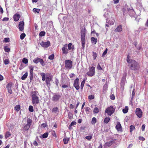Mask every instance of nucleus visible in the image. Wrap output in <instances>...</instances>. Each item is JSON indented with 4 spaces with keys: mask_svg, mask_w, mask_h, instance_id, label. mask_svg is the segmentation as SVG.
<instances>
[{
    "mask_svg": "<svg viewBox=\"0 0 148 148\" xmlns=\"http://www.w3.org/2000/svg\"><path fill=\"white\" fill-rule=\"evenodd\" d=\"M130 57L128 55L127 58V61L128 63V66L130 70L136 71L139 67L138 63L134 60L130 59Z\"/></svg>",
    "mask_w": 148,
    "mask_h": 148,
    "instance_id": "f257e3e1",
    "label": "nucleus"
},
{
    "mask_svg": "<svg viewBox=\"0 0 148 148\" xmlns=\"http://www.w3.org/2000/svg\"><path fill=\"white\" fill-rule=\"evenodd\" d=\"M31 94L32 104L34 106H36L39 103V98L38 96V92L34 91L32 92Z\"/></svg>",
    "mask_w": 148,
    "mask_h": 148,
    "instance_id": "f03ea898",
    "label": "nucleus"
},
{
    "mask_svg": "<svg viewBox=\"0 0 148 148\" xmlns=\"http://www.w3.org/2000/svg\"><path fill=\"white\" fill-rule=\"evenodd\" d=\"M86 29L85 28L83 29H82L81 34V40L82 41V48L84 49L85 46V36L86 35L85 32Z\"/></svg>",
    "mask_w": 148,
    "mask_h": 148,
    "instance_id": "7ed1b4c3",
    "label": "nucleus"
},
{
    "mask_svg": "<svg viewBox=\"0 0 148 148\" xmlns=\"http://www.w3.org/2000/svg\"><path fill=\"white\" fill-rule=\"evenodd\" d=\"M115 109V107H114L113 106H111L106 109L105 112L107 113L108 115L111 116L114 112Z\"/></svg>",
    "mask_w": 148,
    "mask_h": 148,
    "instance_id": "20e7f679",
    "label": "nucleus"
},
{
    "mask_svg": "<svg viewBox=\"0 0 148 148\" xmlns=\"http://www.w3.org/2000/svg\"><path fill=\"white\" fill-rule=\"evenodd\" d=\"M27 124L25 125L23 128V131L24 130L25 131H28L29 130L32 125V121L30 118H28L27 119Z\"/></svg>",
    "mask_w": 148,
    "mask_h": 148,
    "instance_id": "39448f33",
    "label": "nucleus"
},
{
    "mask_svg": "<svg viewBox=\"0 0 148 148\" xmlns=\"http://www.w3.org/2000/svg\"><path fill=\"white\" fill-rule=\"evenodd\" d=\"M72 61L69 60H65L64 62L65 67L66 69H71L73 66Z\"/></svg>",
    "mask_w": 148,
    "mask_h": 148,
    "instance_id": "423d86ee",
    "label": "nucleus"
},
{
    "mask_svg": "<svg viewBox=\"0 0 148 148\" xmlns=\"http://www.w3.org/2000/svg\"><path fill=\"white\" fill-rule=\"evenodd\" d=\"M95 68L94 66H92L89 68V71L86 73V74L89 77L93 76L95 74Z\"/></svg>",
    "mask_w": 148,
    "mask_h": 148,
    "instance_id": "0eeeda50",
    "label": "nucleus"
},
{
    "mask_svg": "<svg viewBox=\"0 0 148 148\" xmlns=\"http://www.w3.org/2000/svg\"><path fill=\"white\" fill-rule=\"evenodd\" d=\"M68 45L65 44L62 48V54L67 55L69 53V49H67Z\"/></svg>",
    "mask_w": 148,
    "mask_h": 148,
    "instance_id": "6e6552de",
    "label": "nucleus"
},
{
    "mask_svg": "<svg viewBox=\"0 0 148 148\" xmlns=\"http://www.w3.org/2000/svg\"><path fill=\"white\" fill-rule=\"evenodd\" d=\"M51 44L49 41H47L46 42L42 41L40 43V45L42 47L44 48H47L49 47Z\"/></svg>",
    "mask_w": 148,
    "mask_h": 148,
    "instance_id": "1a4fd4ad",
    "label": "nucleus"
},
{
    "mask_svg": "<svg viewBox=\"0 0 148 148\" xmlns=\"http://www.w3.org/2000/svg\"><path fill=\"white\" fill-rule=\"evenodd\" d=\"M135 113L136 115L139 118H140L142 117L143 112L140 108H136V110Z\"/></svg>",
    "mask_w": 148,
    "mask_h": 148,
    "instance_id": "9d476101",
    "label": "nucleus"
},
{
    "mask_svg": "<svg viewBox=\"0 0 148 148\" xmlns=\"http://www.w3.org/2000/svg\"><path fill=\"white\" fill-rule=\"evenodd\" d=\"M79 79L78 78H76L74 80L73 86L77 90H78L80 87L79 84Z\"/></svg>",
    "mask_w": 148,
    "mask_h": 148,
    "instance_id": "9b49d317",
    "label": "nucleus"
},
{
    "mask_svg": "<svg viewBox=\"0 0 148 148\" xmlns=\"http://www.w3.org/2000/svg\"><path fill=\"white\" fill-rule=\"evenodd\" d=\"M29 79L30 80H32L33 79V71L34 70V67L33 66H30L29 67Z\"/></svg>",
    "mask_w": 148,
    "mask_h": 148,
    "instance_id": "f8f14e48",
    "label": "nucleus"
},
{
    "mask_svg": "<svg viewBox=\"0 0 148 148\" xmlns=\"http://www.w3.org/2000/svg\"><path fill=\"white\" fill-rule=\"evenodd\" d=\"M61 83L62 84V87L64 88L68 87L70 85V83L69 81H68L67 82L65 83V81H64V79L62 80Z\"/></svg>",
    "mask_w": 148,
    "mask_h": 148,
    "instance_id": "ddd939ff",
    "label": "nucleus"
},
{
    "mask_svg": "<svg viewBox=\"0 0 148 148\" xmlns=\"http://www.w3.org/2000/svg\"><path fill=\"white\" fill-rule=\"evenodd\" d=\"M12 86V83L10 82L8 83L6 86V88L7 89L8 92L10 94L12 93V90L11 89Z\"/></svg>",
    "mask_w": 148,
    "mask_h": 148,
    "instance_id": "4468645a",
    "label": "nucleus"
},
{
    "mask_svg": "<svg viewBox=\"0 0 148 148\" xmlns=\"http://www.w3.org/2000/svg\"><path fill=\"white\" fill-rule=\"evenodd\" d=\"M60 97V95L56 94H55L52 97V100L54 101H57L59 100Z\"/></svg>",
    "mask_w": 148,
    "mask_h": 148,
    "instance_id": "2eb2a0df",
    "label": "nucleus"
},
{
    "mask_svg": "<svg viewBox=\"0 0 148 148\" xmlns=\"http://www.w3.org/2000/svg\"><path fill=\"white\" fill-rule=\"evenodd\" d=\"M52 79L51 76L49 75V76H47L46 78L45 82L47 85L48 86H50V82Z\"/></svg>",
    "mask_w": 148,
    "mask_h": 148,
    "instance_id": "dca6fc26",
    "label": "nucleus"
},
{
    "mask_svg": "<svg viewBox=\"0 0 148 148\" xmlns=\"http://www.w3.org/2000/svg\"><path fill=\"white\" fill-rule=\"evenodd\" d=\"M24 22L23 21L19 22L18 25V28L20 31H23L24 30Z\"/></svg>",
    "mask_w": 148,
    "mask_h": 148,
    "instance_id": "f3484780",
    "label": "nucleus"
},
{
    "mask_svg": "<svg viewBox=\"0 0 148 148\" xmlns=\"http://www.w3.org/2000/svg\"><path fill=\"white\" fill-rule=\"evenodd\" d=\"M122 30V26L121 25H119L115 29L114 31L116 32H120Z\"/></svg>",
    "mask_w": 148,
    "mask_h": 148,
    "instance_id": "a211bd4d",
    "label": "nucleus"
},
{
    "mask_svg": "<svg viewBox=\"0 0 148 148\" xmlns=\"http://www.w3.org/2000/svg\"><path fill=\"white\" fill-rule=\"evenodd\" d=\"M51 111L52 113L56 114H58L59 112V110L57 107L53 108L52 109Z\"/></svg>",
    "mask_w": 148,
    "mask_h": 148,
    "instance_id": "6ab92c4d",
    "label": "nucleus"
},
{
    "mask_svg": "<svg viewBox=\"0 0 148 148\" xmlns=\"http://www.w3.org/2000/svg\"><path fill=\"white\" fill-rule=\"evenodd\" d=\"M20 15L18 14H16L13 16L14 20L15 21H18L20 18Z\"/></svg>",
    "mask_w": 148,
    "mask_h": 148,
    "instance_id": "aec40b11",
    "label": "nucleus"
},
{
    "mask_svg": "<svg viewBox=\"0 0 148 148\" xmlns=\"http://www.w3.org/2000/svg\"><path fill=\"white\" fill-rule=\"evenodd\" d=\"M116 129L118 131H121L122 130L120 122H118L116 126Z\"/></svg>",
    "mask_w": 148,
    "mask_h": 148,
    "instance_id": "412c9836",
    "label": "nucleus"
},
{
    "mask_svg": "<svg viewBox=\"0 0 148 148\" xmlns=\"http://www.w3.org/2000/svg\"><path fill=\"white\" fill-rule=\"evenodd\" d=\"M114 143V140H111L109 142L106 143L105 144L108 147H110Z\"/></svg>",
    "mask_w": 148,
    "mask_h": 148,
    "instance_id": "4be33fe9",
    "label": "nucleus"
},
{
    "mask_svg": "<svg viewBox=\"0 0 148 148\" xmlns=\"http://www.w3.org/2000/svg\"><path fill=\"white\" fill-rule=\"evenodd\" d=\"M91 40L92 43L96 44L97 42V39L94 37H92L91 38Z\"/></svg>",
    "mask_w": 148,
    "mask_h": 148,
    "instance_id": "5701e85b",
    "label": "nucleus"
},
{
    "mask_svg": "<svg viewBox=\"0 0 148 148\" xmlns=\"http://www.w3.org/2000/svg\"><path fill=\"white\" fill-rule=\"evenodd\" d=\"M41 58H34L33 60V62L36 64H37L38 62H39L40 61V60Z\"/></svg>",
    "mask_w": 148,
    "mask_h": 148,
    "instance_id": "b1692460",
    "label": "nucleus"
},
{
    "mask_svg": "<svg viewBox=\"0 0 148 148\" xmlns=\"http://www.w3.org/2000/svg\"><path fill=\"white\" fill-rule=\"evenodd\" d=\"M21 109L20 106L19 105H17L14 107V110L18 112Z\"/></svg>",
    "mask_w": 148,
    "mask_h": 148,
    "instance_id": "393cba45",
    "label": "nucleus"
},
{
    "mask_svg": "<svg viewBox=\"0 0 148 148\" xmlns=\"http://www.w3.org/2000/svg\"><path fill=\"white\" fill-rule=\"evenodd\" d=\"M28 76L27 72L25 73L21 77V79L24 80Z\"/></svg>",
    "mask_w": 148,
    "mask_h": 148,
    "instance_id": "a878e982",
    "label": "nucleus"
},
{
    "mask_svg": "<svg viewBox=\"0 0 148 148\" xmlns=\"http://www.w3.org/2000/svg\"><path fill=\"white\" fill-rule=\"evenodd\" d=\"M68 49L69 50H71L72 49L73 50L74 49V46L73 45L72 46V44L71 43L69 44L68 45Z\"/></svg>",
    "mask_w": 148,
    "mask_h": 148,
    "instance_id": "bb28decb",
    "label": "nucleus"
},
{
    "mask_svg": "<svg viewBox=\"0 0 148 148\" xmlns=\"http://www.w3.org/2000/svg\"><path fill=\"white\" fill-rule=\"evenodd\" d=\"M110 119L109 117H106L104 118L103 122L106 124L108 123Z\"/></svg>",
    "mask_w": 148,
    "mask_h": 148,
    "instance_id": "cd10ccee",
    "label": "nucleus"
},
{
    "mask_svg": "<svg viewBox=\"0 0 148 148\" xmlns=\"http://www.w3.org/2000/svg\"><path fill=\"white\" fill-rule=\"evenodd\" d=\"M48 132H46L42 135V137L40 136V138H46L48 137Z\"/></svg>",
    "mask_w": 148,
    "mask_h": 148,
    "instance_id": "c85d7f7f",
    "label": "nucleus"
},
{
    "mask_svg": "<svg viewBox=\"0 0 148 148\" xmlns=\"http://www.w3.org/2000/svg\"><path fill=\"white\" fill-rule=\"evenodd\" d=\"M106 22L111 25H113L114 23V22L112 20H109L108 19H107Z\"/></svg>",
    "mask_w": 148,
    "mask_h": 148,
    "instance_id": "c756f323",
    "label": "nucleus"
},
{
    "mask_svg": "<svg viewBox=\"0 0 148 148\" xmlns=\"http://www.w3.org/2000/svg\"><path fill=\"white\" fill-rule=\"evenodd\" d=\"M40 75L42 77V81H44L46 80L45 75V74L44 73H41L40 74Z\"/></svg>",
    "mask_w": 148,
    "mask_h": 148,
    "instance_id": "7c9ffc66",
    "label": "nucleus"
},
{
    "mask_svg": "<svg viewBox=\"0 0 148 148\" xmlns=\"http://www.w3.org/2000/svg\"><path fill=\"white\" fill-rule=\"evenodd\" d=\"M64 143V144H67L69 140V138H64L63 139Z\"/></svg>",
    "mask_w": 148,
    "mask_h": 148,
    "instance_id": "2f4dec72",
    "label": "nucleus"
},
{
    "mask_svg": "<svg viewBox=\"0 0 148 148\" xmlns=\"http://www.w3.org/2000/svg\"><path fill=\"white\" fill-rule=\"evenodd\" d=\"M3 48L5 51L6 52H8L10 51V48H8L7 46H4Z\"/></svg>",
    "mask_w": 148,
    "mask_h": 148,
    "instance_id": "473e14b6",
    "label": "nucleus"
},
{
    "mask_svg": "<svg viewBox=\"0 0 148 148\" xmlns=\"http://www.w3.org/2000/svg\"><path fill=\"white\" fill-rule=\"evenodd\" d=\"M128 111V107L127 106L125 107V108L123 110V112L124 113H126Z\"/></svg>",
    "mask_w": 148,
    "mask_h": 148,
    "instance_id": "72a5a7b5",
    "label": "nucleus"
},
{
    "mask_svg": "<svg viewBox=\"0 0 148 148\" xmlns=\"http://www.w3.org/2000/svg\"><path fill=\"white\" fill-rule=\"evenodd\" d=\"M97 122V120L96 118L95 117H93L92 119L91 123L92 124L94 125Z\"/></svg>",
    "mask_w": 148,
    "mask_h": 148,
    "instance_id": "f704fd0d",
    "label": "nucleus"
},
{
    "mask_svg": "<svg viewBox=\"0 0 148 148\" xmlns=\"http://www.w3.org/2000/svg\"><path fill=\"white\" fill-rule=\"evenodd\" d=\"M91 111V110L90 108L89 107H87L85 109V111L86 112V113L87 114H89V112Z\"/></svg>",
    "mask_w": 148,
    "mask_h": 148,
    "instance_id": "c9c22d12",
    "label": "nucleus"
},
{
    "mask_svg": "<svg viewBox=\"0 0 148 148\" xmlns=\"http://www.w3.org/2000/svg\"><path fill=\"white\" fill-rule=\"evenodd\" d=\"M77 123L75 121H72L71 123V124L70 125L69 127V129H70L71 128L72 126H73L75 125H76Z\"/></svg>",
    "mask_w": 148,
    "mask_h": 148,
    "instance_id": "e433bc0d",
    "label": "nucleus"
},
{
    "mask_svg": "<svg viewBox=\"0 0 148 148\" xmlns=\"http://www.w3.org/2000/svg\"><path fill=\"white\" fill-rule=\"evenodd\" d=\"M99 112L98 108L97 107H95L93 109V113L94 114H97Z\"/></svg>",
    "mask_w": 148,
    "mask_h": 148,
    "instance_id": "4c0bfd02",
    "label": "nucleus"
},
{
    "mask_svg": "<svg viewBox=\"0 0 148 148\" xmlns=\"http://www.w3.org/2000/svg\"><path fill=\"white\" fill-rule=\"evenodd\" d=\"M11 135V134L9 132H7L5 135V137L6 138H8Z\"/></svg>",
    "mask_w": 148,
    "mask_h": 148,
    "instance_id": "58836bf2",
    "label": "nucleus"
},
{
    "mask_svg": "<svg viewBox=\"0 0 148 148\" xmlns=\"http://www.w3.org/2000/svg\"><path fill=\"white\" fill-rule=\"evenodd\" d=\"M85 79H84L81 83L80 87H81V89H82L83 88L85 84Z\"/></svg>",
    "mask_w": 148,
    "mask_h": 148,
    "instance_id": "ea45409f",
    "label": "nucleus"
},
{
    "mask_svg": "<svg viewBox=\"0 0 148 148\" xmlns=\"http://www.w3.org/2000/svg\"><path fill=\"white\" fill-rule=\"evenodd\" d=\"M92 57L94 60H95L96 59L97 57V54L96 53L94 52V51L92 52Z\"/></svg>",
    "mask_w": 148,
    "mask_h": 148,
    "instance_id": "a19ab883",
    "label": "nucleus"
},
{
    "mask_svg": "<svg viewBox=\"0 0 148 148\" xmlns=\"http://www.w3.org/2000/svg\"><path fill=\"white\" fill-rule=\"evenodd\" d=\"M25 36H26V35L25 33H23L21 34V35H20V36L21 39L22 40L23 39H24V38H25Z\"/></svg>",
    "mask_w": 148,
    "mask_h": 148,
    "instance_id": "79ce46f5",
    "label": "nucleus"
},
{
    "mask_svg": "<svg viewBox=\"0 0 148 148\" xmlns=\"http://www.w3.org/2000/svg\"><path fill=\"white\" fill-rule=\"evenodd\" d=\"M33 11L35 13H36L37 12L38 14L40 11V9H39L34 8L33 10Z\"/></svg>",
    "mask_w": 148,
    "mask_h": 148,
    "instance_id": "37998d69",
    "label": "nucleus"
},
{
    "mask_svg": "<svg viewBox=\"0 0 148 148\" xmlns=\"http://www.w3.org/2000/svg\"><path fill=\"white\" fill-rule=\"evenodd\" d=\"M130 131L132 132L135 129V127L133 125H131L130 126Z\"/></svg>",
    "mask_w": 148,
    "mask_h": 148,
    "instance_id": "c03bdc74",
    "label": "nucleus"
},
{
    "mask_svg": "<svg viewBox=\"0 0 148 148\" xmlns=\"http://www.w3.org/2000/svg\"><path fill=\"white\" fill-rule=\"evenodd\" d=\"M39 62L42 66H44L45 65L44 61L42 59H40Z\"/></svg>",
    "mask_w": 148,
    "mask_h": 148,
    "instance_id": "a18cd8bd",
    "label": "nucleus"
},
{
    "mask_svg": "<svg viewBox=\"0 0 148 148\" xmlns=\"http://www.w3.org/2000/svg\"><path fill=\"white\" fill-rule=\"evenodd\" d=\"M29 111L31 112H32L34 111L33 107L32 106H30L29 108Z\"/></svg>",
    "mask_w": 148,
    "mask_h": 148,
    "instance_id": "49530a36",
    "label": "nucleus"
},
{
    "mask_svg": "<svg viewBox=\"0 0 148 148\" xmlns=\"http://www.w3.org/2000/svg\"><path fill=\"white\" fill-rule=\"evenodd\" d=\"M45 34V32L44 31H41L39 33V36H44Z\"/></svg>",
    "mask_w": 148,
    "mask_h": 148,
    "instance_id": "de8ad7c7",
    "label": "nucleus"
},
{
    "mask_svg": "<svg viewBox=\"0 0 148 148\" xmlns=\"http://www.w3.org/2000/svg\"><path fill=\"white\" fill-rule=\"evenodd\" d=\"M23 62L25 64H27L28 62V60L27 59L25 58H23L22 60Z\"/></svg>",
    "mask_w": 148,
    "mask_h": 148,
    "instance_id": "09e8293b",
    "label": "nucleus"
},
{
    "mask_svg": "<svg viewBox=\"0 0 148 148\" xmlns=\"http://www.w3.org/2000/svg\"><path fill=\"white\" fill-rule=\"evenodd\" d=\"M10 62V60L9 59H6L4 60V63L5 65L8 64Z\"/></svg>",
    "mask_w": 148,
    "mask_h": 148,
    "instance_id": "8fccbe9b",
    "label": "nucleus"
},
{
    "mask_svg": "<svg viewBox=\"0 0 148 148\" xmlns=\"http://www.w3.org/2000/svg\"><path fill=\"white\" fill-rule=\"evenodd\" d=\"M54 55L53 54H52L50 55L48 58L51 60H53L54 58Z\"/></svg>",
    "mask_w": 148,
    "mask_h": 148,
    "instance_id": "3c124183",
    "label": "nucleus"
},
{
    "mask_svg": "<svg viewBox=\"0 0 148 148\" xmlns=\"http://www.w3.org/2000/svg\"><path fill=\"white\" fill-rule=\"evenodd\" d=\"M95 98V97L93 95H90L88 96V98L89 99L92 100L93 99Z\"/></svg>",
    "mask_w": 148,
    "mask_h": 148,
    "instance_id": "603ef678",
    "label": "nucleus"
},
{
    "mask_svg": "<svg viewBox=\"0 0 148 148\" xmlns=\"http://www.w3.org/2000/svg\"><path fill=\"white\" fill-rule=\"evenodd\" d=\"M97 69L99 70H101L103 69L99 64H98L97 66Z\"/></svg>",
    "mask_w": 148,
    "mask_h": 148,
    "instance_id": "864d4df0",
    "label": "nucleus"
},
{
    "mask_svg": "<svg viewBox=\"0 0 148 148\" xmlns=\"http://www.w3.org/2000/svg\"><path fill=\"white\" fill-rule=\"evenodd\" d=\"M85 138L86 139L88 140H90L92 138V136H86L85 137Z\"/></svg>",
    "mask_w": 148,
    "mask_h": 148,
    "instance_id": "5fc2aeb1",
    "label": "nucleus"
},
{
    "mask_svg": "<svg viewBox=\"0 0 148 148\" xmlns=\"http://www.w3.org/2000/svg\"><path fill=\"white\" fill-rule=\"evenodd\" d=\"M110 98L112 100H114L115 99V97L114 95H111L110 96Z\"/></svg>",
    "mask_w": 148,
    "mask_h": 148,
    "instance_id": "6e6d98bb",
    "label": "nucleus"
},
{
    "mask_svg": "<svg viewBox=\"0 0 148 148\" xmlns=\"http://www.w3.org/2000/svg\"><path fill=\"white\" fill-rule=\"evenodd\" d=\"M107 51H108V49H107V48H106V50L103 52V53L102 54V56H104L107 53Z\"/></svg>",
    "mask_w": 148,
    "mask_h": 148,
    "instance_id": "4d7b16f0",
    "label": "nucleus"
},
{
    "mask_svg": "<svg viewBox=\"0 0 148 148\" xmlns=\"http://www.w3.org/2000/svg\"><path fill=\"white\" fill-rule=\"evenodd\" d=\"M138 138L139 140L142 141H144L145 140V139L143 137L139 136L138 137Z\"/></svg>",
    "mask_w": 148,
    "mask_h": 148,
    "instance_id": "13d9d810",
    "label": "nucleus"
},
{
    "mask_svg": "<svg viewBox=\"0 0 148 148\" xmlns=\"http://www.w3.org/2000/svg\"><path fill=\"white\" fill-rule=\"evenodd\" d=\"M41 126L43 128H45L47 126V123H43L41 125Z\"/></svg>",
    "mask_w": 148,
    "mask_h": 148,
    "instance_id": "bf43d9fd",
    "label": "nucleus"
},
{
    "mask_svg": "<svg viewBox=\"0 0 148 148\" xmlns=\"http://www.w3.org/2000/svg\"><path fill=\"white\" fill-rule=\"evenodd\" d=\"M135 96V92L134 91V90H133L132 92V99H133V98Z\"/></svg>",
    "mask_w": 148,
    "mask_h": 148,
    "instance_id": "052dcab7",
    "label": "nucleus"
},
{
    "mask_svg": "<svg viewBox=\"0 0 148 148\" xmlns=\"http://www.w3.org/2000/svg\"><path fill=\"white\" fill-rule=\"evenodd\" d=\"M4 40L5 42H8L10 41V40L9 38H4Z\"/></svg>",
    "mask_w": 148,
    "mask_h": 148,
    "instance_id": "680f3d73",
    "label": "nucleus"
},
{
    "mask_svg": "<svg viewBox=\"0 0 148 148\" xmlns=\"http://www.w3.org/2000/svg\"><path fill=\"white\" fill-rule=\"evenodd\" d=\"M69 76L70 78H72L75 76V75L73 73H71L69 75Z\"/></svg>",
    "mask_w": 148,
    "mask_h": 148,
    "instance_id": "e2e57ef3",
    "label": "nucleus"
},
{
    "mask_svg": "<svg viewBox=\"0 0 148 148\" xmlns=\"http://www.w3.org/2000/svg\"><path fill=\"white\" fill-rule=\"evenodd\" d=\"M145 125L144 124L141 127V130L142 131H143L145 130Z\"/></svg>",
    "mask_w": 148,
    "mask_h": 148,
    "instance_id": "0e129e2a",
    "label": "nucleus"
},
{
    "mask_svg": "<svg viewBox=\"0 0 148 148\" xmlns=\"http://www.w3.org/2000/svg\"><path fill=\"white\" fill-rule=\"evenodd\" d=\"M0 12L1 14H3V10L2 8L0 6Z\"/></svg>",
    "mask_w": 148,
    "mask_h": 148,
    "instance_id": "69168bd1",
    "label": "nucleus"
},
{
    "mask_svg": "<svg viewBox=\"0 0 148 148\" xmlns=\"http://www.w3.org/2000/svg\"><path fill=\"white\" fill-rule=\"evenodd\" d=\"M9 18L7 17H4L3 19V21H7L9 20Z\"/></svg>",
    "mask_w": 148,
    "mask_h": 148,
    "instance_id": "338daca9",
    "label": "nucleus"
},
{
    "mask_svg": "<svg viewBox=\"0 0 148 148\" xmlns=\"http://www.w3.org/2000/svg\"><path fill=\"white\" fill-rule=\"evenodd\" d=\"M53 136H54L55 137H57V136L56 135V134L55 132L54 131H53V133H52Z\"/></svg>",
    "mask_w": 148,
    "mask_h": 148,
    "instance_id": "774afa93",
    "label": "nucleus"
}]
</instances>
